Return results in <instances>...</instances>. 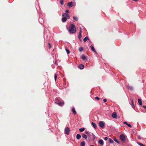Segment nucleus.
<instances>
[{"label":"nucleus","instance_id":"nucleus-1","mask_svg":"<svg viewBox=\"0 0 146 146\" xmlns=\"http://www.w3.org/2000/svg\"><path fill=\"white\" fill-rule=\"evenodd\" d=\"M70 27L69 29V31L71 34H75L76 32V30L75 26L73 24L70 25Z\"/></svg>","mask_w":146,"mask_h":146},{"label":"nucleus","instance_id":"nucleus-2","mask_svg":"<svg viewBox=\"0 0 146 146\" xmlns=\"http://www.w3.org/2000/svg\"><path fill=\"white\" fill-rule=\"evenodd\" d=\"M55 103L60 106H62L64 103V102L61 99L59 98H56L55 100Z\"/></svg>","mask_w":146,"mask_h":146},{"label":"nucleus","instance_id":"nucleus-3","mask_svg":"<svg viewBox=\"0 0 146 146\" xmlns=\"http://www.w3.org/2000/svg\"><path fill=\"white\" fill-rule=\"evenodd\" d=\"M120 138L121 141H124L125 140V136L124 134H121L120 136Z\"/></svg>","mask_w":146,"mask_h":146},{"label":"nucleus","instance_id":"nucleus-4","mask_svg":"<svg viewBox=\"0 0 146 146\" xmlns=\"http://www.w3.org/2000/svg\"><path fill=\"white\" fill-rule=\"evenodd\" d=\"M70 129L68 127H66L64 129V132L66 134L69 135V134Z\"/></svg>","mask_w":146,"mask_h":146},{"label":"nucleus","instance_id":"nucleus-5","mask_svg":"<svg viewBox=\"0 0 146 146\" xmlns=\"http://www.w3.org/2000/svg\"><path fill=\"white\" fill-rule=\"evenodd\" d=\"M99 125L102 128H104V125L105 124L102 121H100L99 123Z\"/></svg>","mask_w":146,"mask_h":146},{"label":"nucleus","instance_id":"nucleus-6","mask_svg":"<svg viewBox=\"0 0 146 146\" xmlns=\"http://www.w3.org/2000/svg\"><path fill=\"white\" fill-rule=\"evenodd\" d=\"M62 16H65V17L67 18V19H69L70 18V16L68 14L66 13H63L62 14Z\"/></svg>","mask_w":146,"mask_h":146},{"label":"nucleus","instance_id":"nucleus-7","mask_svg":"<svg viewBox=\"0 0 146 146\" xmlns=\"http://www.w3.org/2000/svg\"><path fill=\"white\" fill-rule=\"evenodd\" d=\"M82 59L84 61H86L87 60V58L84 54H82L81 56Z\"/></svg>","mask_w":146,"mask_h":146},{"label":"nucleus","instance_id":"nucleus-8","mask_svg":"<svg viewBox=\"0 0 146 146\" xmlns=\"http://www.w3.org/2000/svg\"><path fill=\"white\" fill-rule=\"evenodd\" d=\"M63 17L62 18V21L63 23H64L66 22L67 18L65 17V16H62Z\"/></svg>","mask_w":146,"mask_h":146},{"label":"nucleus","instance_id":"nucleus-9","mask_svg":"<svg viewBox=\"0 0 146 146\" xmlns=\"http://www.w3.org/2000/svg\"><path fill=\"white\" fill-rule=\"evenodd\" d=\"M112 116L113 118H115L117 116V113L116 112H113L112 114Z\"/></svg>","mask_w":146,"mask_h":146},{"label":"nucleus","instance_id":"nucleus-10","mask_svg":"<svg viewBox=\"0 0 146 146\" xmlns=\"http://www.w3.org/2000/svg\"><path fill=\"white\" fill-rule=\"evenodd\" d=\"M91 123H92V125L93 126V127L94 128V129H97V126L96 124L95 123L93 122H92Z\"/></svg>","mask_w":146,"mask_h":146},{"label":"nucleus","instance_id":"nucleus-11","mask_svg":"<svg viewBox=\"0 0 146 146\" xmlns=\"http://www.w3.org/2000/svg\"><path fill=\"white\" fill-rule=\"evenodd\" d=\"M98 143L102 145H104V142L102 139H99L98 141Z\"/></svg>","mask_w":146,"mask_h":146},{"label":"nucleus","instance_id":"nucleus-12","mask_svg":"<svg viewBox=\"0 0 146 146\" xmlns=\"http://www.w3.org/2000/svg\"><path fill=\"white\" fill-rule=\"evenodd\" d=\"M72 111L74 115L76 114V112L75 111V109L74 108H72Z\"/></svg>","mask_w":146,"mask_h":146},{"label":"nucleus","instance_id":"nucleus-13","mask_svg":"<svg viewBox=\"0 0 146 146\" xmlns=\"http://www.w3.org/2000/svg\"><path fill=\"white\" fill-rule=\"evenodd\" d=\"M73 3L72 2H69L68 3L67 5L68 6H69L70 7H71L73 6V5H72Z\"/></svg>","mask_w":146,"mask_h":146},{"label":"nucleus","instance_id":"nucleus-14","mask_svg":"<svg viewBox=\"0 0 146 146\" xmlns=\"http://www.w3.org/2000/svg\"><path fill=\"white\" fill-rule=\"evenodd\" d=\"M79 67L80 69L82 70L84 69V66L83 64H80L79 65Z\"/></svg>","mask_w":146,"mask_h":146},{"label":"nucleus","instance_id":"nucleus-15","mask_svg":"<svg viewBox=\"0 0 146 146\" xmlns=\"http://www.w3.org/2000/svg\"><path fill=\"white\" fill-rule=\"evenodd\" d=\"M85 133L89 137H90L91 136V134L88 131H86Z\"/></svg>","mask_w":146,"mask_h":146},{"label":"nucleus","instance_id":"nucleus-16","mask_svg":"<svg viewBox=\"0 0 146 146\" xmlns=\"http://www.w3.org/2000/svg\"><path fill=\"white\" fill-rule=\"evenodd\" d=\"M81 137V135L78 134L76 135V139H79Z\"/></svg>","mask_w":146,"mask_h":146},{"label":"nucleus","instance_id":"nucleus-17","mask_svg":"<svg viewBox=\"0 0 146 146\" xmlns=\"http://www.w3.org/2000/svg\"><path fill=\"white\" fill-rule=\"evenodd\" d=\"M127 88L128 89L130 90H133V88L132 86H127Z\"/></svg>","mask_w":146,"mask_h":146},{"label":"nucleus","instance_id":"nucleus-18","mask_svg":"<svg viewBox=\"0 0 146 146\" xmlns=\"http://www.w3.org/2000/svg\"><path fill=\"white\" fill-rule=\"evenodd\" d=\"M90 47L91 48L92 50L94 52H96V51L94 47L92 45L90 46Z\"/></svg>","mask_w":146,"mask_h":146},{"label":"nucleus","instance_id":"nucleus-19","mask_svg":"<svg viewBox=\"0 0 146 146\" xmlns=\"http://www.w3.org/2000/svg\"><path fill=\"white\" fill-rule=\"evenodd\" d=\"M82 137L84 138L85 139H86L88 137L85 134H83L82 135Z\"/></svg>","mask_w":146,"mask_h":146},{"label":"nucleus","instance_id":"nucleus-20","mask_svg":"<svg viewBox=\"0 0 146 146\" xmlns=\"http://www.w3.org/2000/svg\"><path fill=\"white\" fill-rule=\"evenodd\" d=\"M138 102L140 105L141 106L142 105V101L140 99H138Z\"/></svg>","mask_w":146,"mask_h":146},{"label":"nucleus","instance_id":"nucleus-21","mask_svg":"<svg viewBox=\"0 0 146 146\" xmlns=\"http://www.w3.org/2000/svg\"><path fill=\"white\" fill-rule=\"evenodd\" d=\"M131 105L133 109L135 108V106L134 104H133V101L132 100L131 101Z\"/></svg>","mask_w":146,"mask_h":146},{"label":"nucleus","instance_id":"nucleus-22","mask_svg":"<svg viewBox=\"0 0 146 146\" xmlns=\"http://www.w3.org/2000/svg\"><path fill=\"white\" fill-rule=\"evenodd\" d=\"M89 38L88 37L86 36L84 38L83 40L84 42H86V41L88 40Z\"/></svg>","mask_w":146,"mask_h":146},{"label":"nucleus","instance_id":"nucleus-23","mask_svg":"<svg viewBox=\"0 0 146 146\" xmlns=\"http://www.w3.org/2000/svg\"><path fill=\"white\" fill-rule=\"evenodd\" d=\"M85 141H83L81 143L80 146H85Z\"/></svg>","mask_w":146,"mask_h":146},{"label":"nucleus","instance_id":"nucleus-24","mask_svg":"<svg viewBox=\"0 0 146 146\" xmlns=\"http://www.w3.org/2000/svg\"><path fill=\"white\" fill-rule=\"evenodd\" d=\"M109 142H110L111 143H113L114 142L110 138H109L108 139Z\"/></svg>","mask_w":146,"mask_h":146},{"label":"nucleus","instance_id":"nucleus-25","mask_svg":"<svg viewBox=\"0 0 146 146\" xmlns=\"http://www.w3.org/2000/svg\"><path fill=\"white\" fill-rule=\"evenodd\" d=\"M85 130V128H81L79 129V130L81 132Z\"/></svg>","mask_w":146,"mask_h":146},{"label":"nucleus","instance_id":"nucleus-26","mask_svg":"<svg viewBox=\"0 0 146 146\" xmlns=\"http://www.w3.org/2000/svg\"><path fill=\"white\" fill-rule=\"evenodd\" d=\"M73 19L74 20H75L76 21H78V18L75 16H73Z\"/></svg>","mask_w":146,"mask_h":146},{"label":"nucleus","instance_id":"nucleus-27","mask_svg":"<svg viewBox=\"0 0 146 146\" xmlns=\"http://www.w3.org/2000/svg\"><path fill=\"white\" fill-rule=\"evenodd\" d=\"M57 75H58L56 73L55 74H54V80H55V81H56V80Z\"/></svg>","mask_w":146,"mask_h":146},{"label":"nucleus","instance_id":"nucleus-28","mask_svg":"<svg viewBox=\"0 0 146 146\" xmlns=\"http://www.w3.org/2000/svg\"><path fill=\"white\" fill-rule=\"evenodd\" d=\"M137 143L140 146H145L143 144L137 142Z\"/></svg>","mask_w":146,"mask_h":146},{"label":"nucleus","instance_id":"nucleus-29","mask_svg":"<svg viewBox=\"0 0 146 146\" xmlns=\"http://www.w3.org/2000/svg\"><path fill=\"white\" fill-rule=\"evenodd\" d=\"M83 50V48L82 47H80L79 48V50L80 52H82V50Z\"/></svg>","mask_w":146,"mask_h":146},{"label":"nucleus","instance_id":"nucleus-30","mask_svg":"<svg viewBox=\"0 0 146 146\" xmlns=\"http://www.w3.org/2000/svg\"><path fill=\"white\" fill-rule=\"evenodd\" d=\"M66 53L67 54H70V52L69 51V50L67 49H66Z\"/></svg>","mask_w":146,"mask_h":146},{"label":"nucleus","instance_id":"nucleus-31","mask_svg":"<svg viewBox=\"0 0 146 146\" xmlns=\"http://www.w3.org/2000/svg\"><path fill=\"white\" fill-rule=\"evenodd\" d=\"M60 2L61 5H63V0H60Z\"/></svg>","mask_w":146,"mask_h":146},{"label":"nucleus","instance_id":"nucleus-32","mask_svg":"<svg viewBox=\"0 0 146 146\" xmlns=\"http://www.w3.org/2000/svg\"><path fill=\"white\" fill-rule=\"evenodd\" d=\"M82 36L81 34H79L78 36V38L80 39Z\"/></svg>","mask_w":146,"mask_h":146},{"label":"nucleus","instance_id":"nucleus-33","mask_svg":"<svg viewBox=\"0 0 146 146\" xmlns=\"http://www.w3.org/2000/svg\"><path fill=\"white\" fill-rule=\"evenodd\" d=\"M92 134L93 136V139L94 140L96 138V136L93 133H92Z\"/></svg>","mask_w":146,"mask_h":146},{"label":"nucleus","instance_id":"nucleus-34","mask_svg":"<svg viewBox=\"0 0 146 146\" xmlns=\"http://www.w3.org/2000/svg\"><path fill=\"white\" fill-rule=\"evenodd\" d=\"M127 125L129 127H132L131 125L128 123L127 124Z\"/></svg>","mask_w":146,"mask_h":146},{"label":"nucleus","instance_id":"nucleus-35","mask_svg":"<svg viewBox=\"0 0 146 146\" xmlns=\"http://www.w3.org/2000/svg\"><path fill=\"white\" fill-rule=\"evenodd\" d=\"M114 140L117 143H119V142L118 141V140H117V139H114Z\"/></svg>","mask_w":146,"mask_h":146},{"label":"nucleus","instance_id":"nucleus-36","mask_svg":"<svg viewBox=\"0 0 146 146\" xmlns=\"http://www.w3.org/2000/svg\"><path fill=\"white\" fill-rule=\"evenodd\" d=\"M48 47L49 48H50L51 47V46L50 43L48 44Z\"/></svg>","mask_w":146,"mask_h":146},{"label":"nucleus","instance_id":"nucleus-37","mask_svg":"<svg viewBox=\"0 0 146 146\" xmlns=\"http://www.w3.org/2000/svg\"><path fill=\"white\" fill-rule=\"evenodd\" d=\"M108 137H105L104 138V139L106 141V140H108Z\"/></svg>","mask_w":146,"mask_h":146},{"label":"nucleus","instance_id":"nucleus-38","mask_svg":"<svg viewBox=\"0 0 146 146\" xmlns=\"http://www.w3.org/2000/svg\"><path fill=\"white\" fill-rule=\"evenodd\" d=\"M65 12L66 13H69V10L67 9L66 10Z\"/></svg>","mask_w":146,"mask_h":146},{"label":"nucleus","instance_id":"nucleus-39","mask_svg":"<svg viewBox=\"0 0 146 146\" xmlns=\"http://www.w3.org/2000/svg\"><path fill=\"white\" fill-rule=\"evenodd\" d=\"M95 99L96 100H98L100 99V98L99 97H95Z\"/></svg>","mask_w":146,"mask_h":146},{"label":"nucleus","instance_id":"nucleus-40","mask_svg":"<svg viewBox=\"0 0 146 146\" xmlns=\"http://www.w3.org/2000/svg\"><path fill=\"white\" fill-rule=\"evenodd\" d=\"M81 33H82V30H81V29L80 28V30L79 31V34H81Z\"/></svg>","mask_w":146,"mask_h":146},{"label":"nucleus","instance_id":"nucleus-41","mask_svg":"<svg viewBox=\"0 0 146 146\" xmlns=\"http://www.w3.org/2000/svg\"><path fill=\"white\" fill-rule=\"evenodd\" d=\"M123 123L125 124H126L127 125V124H128V123L126 122V121H124L123 122Z\"/></svg>","mask_w":146,"mask_h":146},{"label":"nucleus","instance_id":"nucleus-42","mask_svg":"<svg viewBox=\"0 0 146 146\" xmlns=\"http://www.w3.org/2000/svg\"><path fill=\"white\" fill-rule=\"evenodd\" d=\"M103 101L104 102H106L107 101V100L106 99H104V100H103Z\"/></svg>","mask_w":146,"mask_h":146},{"label":"nucleus","instance_id":"nucleus-43","mask_svg":"<svg viewBox=\"0 0 146 146\" xmlns=\"http://www.w3.org/2000/svg\"><path fill=\"white\" fill-rule=\"evenodd\" d=\"M138 138L139 139H141V137L140 135H138Z\"/></svg>","mask_w":146,"mask_h":146},{"label":"nucleus","instance_id":"nucleus-44","mask_svg":"<svg viewBox=\"0 0 146 146\" xmlns=\"http://www.w3.org/2000/svg\"><path fill=\"white\" fill-rule=\"evenodd\" d=\"M143 107L145 109H146V106H143Z\"/></svg>","mask_w":146,"mask_h":146},{"label":"nucleus","instance_id":"nucleus-45","mask_svg":"<svg viewBox=\"0 0 146 146\" xmlns=\"http://www.w3.org/2000/svg\"><path fill=\"white\" fill-rule=\"evenodd\" d=\"M41 19H42L41 18H39V20H38L39 21H40V20H41Z\"/></svg>","mask_w":146,"mask_h":146},{"label":"nucleus","instance_id":"nucleus-46","mask_svg":"<svg viewBox=\"0 0 146 146\" xmlns=\"http://www.w3.org/2000/svg\"><path fill=\"white\" fill-rule=\"evenodd\" d=\"M90 146H94L93 145H90Z\"/></svg>","mask_w":146,"mask_h":146}]
</instances>
